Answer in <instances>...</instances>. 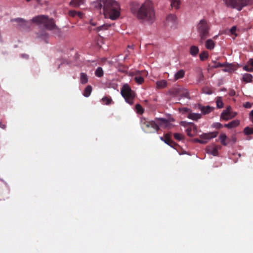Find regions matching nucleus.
Instances as JSON below:
<instances>
[{"instance_id":"8fccbe9b","label":"nucleus","mask_w":253,"mask_h":253,"mask_svg":"<svg viewBox=\"0 0 253 253\" xmlns=\"http://www.w3.org/2000/svg\"><path fill=\"white\" fill-rule=\"evenodd\" d=\"M230 140H231V141H232V142L233 143H234L236 142V138L234 136H232Z\"/></svg>"},{"instance_id":"79ce46f5","label":"nucleus","mask_w":253,"mask_h":253,"mask_svg":"<svg viewBox=\"0 0 253 253\" xmlns=\"http://www.w3.org/2000/svg\"><path fill=\"white\" fill-rule=\"evenodd\" d=\"M243 70L248 72H253V67L250 68L249 66L245 65L243 68Z\"/></svg>"},{"instance_id":"a18cd8bd","label":"nucleus","mask_w":253,"mask_h":253,"mask_svg":"<svg viewBox=\"0 0 253 253\" xmlns=\"http://www.w3.org/2000/svg\"><path fill=\"white\" fill-rule=\"evenodd\" d=\"M236 31V27L235 26H233L230 29V33L231 34L235 35L236 36L237 34H235Z\"/></svg>"},{"instance_id":"dca6fc26","label":"nucleus","mask_w":253,"mask_h":253,"mask_svg":"<svg viewBox=\"0 0 253 253\" xmlns=\"http://www.w3.org/2000/svg\"><path fill=\"white\" fill-rule=\"evenodd\" d=\"M240 124V121L238 120H235L228 124L224 125V127H227L228 128H232L238 126Z\"/></svg>"},{"instance_id":"20e7f679","label":"nucleus","mask_w":253,"mask_h":253,"mask_svg":"<svg viewBox=\"0 0 253 253\" xmlns=\"http://www.w3.org/2000/svg\"><path fill=\"white\" fill-rule=\"evenodd\" d=\"M211 27L209 23L204 19L200 20L197 25V30L200 39L199 42L203 43L204 41L210 36Z\"/></svg>"},{"instance_id":"bf43d9fd","label":"nucleus","mask_w":253,"mask_h":253,"mask_svg":"<svg viewBox=\"0 0 253 253\" xmlns=\"http://www.w3.org/2000/svg\"><path fill=\"white\" fill-rule=\"evenodd\" d=\"M211 93H212V92H211V91H210V92H207V93H208V94H211Z\"/></svg>"},{"instance_id":"37998d69","label":"nucleus","mask_w":253,"mask_h":253,"mask_svg":"<svg viewBox=\"0 0 253 253\" xmlns=\"http://www.w3.org/2000/svg\"><path fill=\"white\" fill-rule=\"evenodd\" d=\"M68 14L71 17H75L77 15V12L75 10H70L68 12Z\"/></svg>"},{"instance_id":"7c9ffc66","label":"nucleus","mask_w":253,"mask_h":253,"mask_svg":"<svg viewBox=\"0 0 253 253\" xmlns=\"http://www.w3.org/2000/svg\"><path fill=\"white\" fill-rule=\"evenodd\" d=\"M209 57V53L207 51H202L199 55L200 59L201 61L206 60Z\"/></svg>"},{"instance_id":"1a4fd4ad","label":"nucleus","mask_w":253,"mask_h":253,"mask_svg":"<svg viewBox=\"0 0 253 253\" xmlns=\"http://www.w3.org/2000/svg\"><path fill=\"white\" fill-rule=\"evenodd\" d=\"M231 108L230 106H228L226 109L223 111L220 115V119L224 121H228L234 118L236 115V113H234V115H232Z\"/></svg>"},{"instance_id":"a878e982","label":"nucleus","mask_w":253,"mask_h":253,"mask_svg":"<svg viewBox=\"0 0 253 253\" xmlns=\"http://www.w3.org/2000/svg\"><path fill=\"white\" fill-rule=\"evenodd\" d=\"M227 138V137L225 134H221L219 137L220 142L223 146H226L227 145V143L226 142Z\"/></svg>"},{"instance_id":"c85d7f7f","label":"nucleus","mask_w":253,"mask_h":253,"mask_svg":"<svg viewBox=\"0 0 253 253\" xmlns=\"http://www.w3.org/2000/svg\"><path fill=\"white\" fill-rule=\"evenodd\" d=\"M95 75L97 77H102L103 76L104 72L101 67H98L95 71Z\"/></svg>"},{"instance_id":"de8ad7c7","label":"nucleus","mask_w":253,"mask_h":253,"mask_svg":"<svg viewBox=\"0 0 253 253\" xmlns=\"http://www.w3.org/2000/svg\"><path fill=\"white\" fill-rule=\"evenodd\" d=\"M182 95L184 97L189 98V93L186 90H184V92L182 93Z\"/></svg>"},{"instance_id":"c756f323","label":"nucleus","mask_w":253,"mask_h":253,"mask_svg":"<svg viewBox=\"0 0 253 253\" xmlns=\"http://www.w3.org/2000/svg\"><path fill=\"white\" fill-rule=\"evenodd\" d=\"M171 6L175 9H178L180 4V0H170Z\"/></svg>"},{"instance_id":"c03bdc74","label":"nucleus","mask_w":253,"mask_h":253,"mask_svg":"<svg viewBox=\"0 0 253 253\" xmlns=\"http://www.w3.org/2000/svg\"><path fill=\"white\" fill-rule=\"evenodd\" d=\"M204 79V75L202 72H200L198 75V82H201Z\"/></svg>"},{"instance_id":"13d9d810","label":"nucleus","mask_w":253,"mask_h":253,"mask_svg":"<svg viewBox=\"0 0 253 253\" xmlns=\"http://www.w3.org/2000/svg\"><path fill=\"white\" fill-rule=\"evenodd\" d=\"M91 25H94H94H95V24L94 23L91 22Z\"/></svg>"},{"instance_id":"4c0bfd02","label":"nucleus","mask_w":253,"mask_h":253,"mask_svg":"<svg viewBox=\"0 0 253 253\" xmlns=\"http://www.w3.org/2000/svg\"><path fill=\"white\" fill-rule=\"evenodd\" d=\"M216 103L217 107L218 108H222L223 107L224 104L222 101V99L221 97H218L217 98Z\"/></svg>"},{"instance_id":"09e8293b","label":"nucleus","mask_w":253,"mask_h":253,"mask_svg":"<svg viewBox=\"0 0 253 253\" xmlns=\"http://www.w3.org/2000/svg\"><path fill=\"white\" fill-rule=\"evenodd\" d=\"M249 117L251 122L253 123V110L250 112Z\"/></svg>"},{"instance_id":"bb28decb","label":"nucleus","mask_w":253,"mask_h":253,"mask_svg":"<svg viewBox=\"0 0 253 253\" xmlns=\"http://www.w3.org/2000/svg\"><path fill=\"white\" fill-rule=\"evenodd\" d=\"M92 87L88 85L85 88L83 94L85 97H88L90 95Z\"/></svg>"},{"instance_id":"5701e85b","label":"nucleus","mask_w":253,"mask_h":253,"mask_svg":"<svg viewBox=\"0 0 253 253\" xmlns=\"http://www.w3.org/2000/svg\"><path fill=\"white\" fill-rule=\"evenodd\" d=\"M225 66H223L225 67L224 69H223V71L227 72H232L235 69L234 68V65L229 63H225Z\"/></svg>"},{"instance_id":"ddd939ff","label":"nucleus","mask_w":253,"mask_h":253,"mask_svg":"<svg viewBox=\"0 0 253 253\" xmlns=\"http://www.w3.org/2000/svg\"><path fill=\"white\" fill-rule=\"evenodd\" d=\"M11 21L12 22H15L18 23L19 25L24 28H29V26H27V23L28 22L26 21L25 20H24L23 18H13L11 19Z\"/></svg>"},{"instance_id":"f03ea898","label":"nucleus","mask_w":253,"mask_h":253,"mask_svg":"<svg viewBox=\"0 0 253 253\" xmlns=\"http://www.w3.org/2000/svg\"><path fill=\"white\" fill-rule=\"evenodd\" d=\"M94 6L98 9L102 8L106 18L114 20L120 15V6L115 0H97Z\"/></svg>"},{"instance_id":"58836bf2","label":"nucleus","mask_w":253,"mask_h":253,"mask_svg":"<svg viewBox=\"0 0 253 253\" xmlns=\"http://www.w3.org/2000/svg\"><path fill=\"white\" fill-rule=\"evenodd\" d=\"M135 109L137 113L140 114H142L144 112L143 107L141 105L139 104H137L135 105Z\"/></svg>"},{"instance_id":"680f3d73","label":"nucleus","mask_w":253,"mask_h":253,"mask_svg":"<svg viewBox=\"0 0 253 253\" xmlns=\"http://www.w3.org/2000/svg\"><path fill=\"white\" fill-rule=\"evenodd\" d=\"M26 55V57L27 58L28 57V55Z\"/></svg>"},{"instance_id":"9d476101","label":"nucleus","mask_w":253,"mask_h":253,"mask_svg":"<svg viewBox=\"0 0 253 253\" xmlns=\"http://www.w3.org/2000/svg\"><path fill=\"white\" fill-rule=\"evenodd\" d=\"M226 6L231 8H235L239 11L241 10V6L239 5V0H222Z\"/></svg>"},{"instance_id":"6e6d98bb","label":"nucleus","mask_w":253,"mask_h":253,"mask_svg":"<svg viewBox=\"0 0 253 253\" xmlns=\"http://www.w3.org/2000/svg\"><path fill=\"white\" fill-rule=\"evenodd\" d=\"M188 109L187 108H184V111L187 112Z\"/></svg>"},{"instance_id":"aec40b11","label":"nucleus","mask_w":253,"mask_h":253,"mask_svg":"<svg viewBox=\"0 0 253 253\" xmlns=\"http://www.w3.org/2000/svg\"><path fill=\"white\" fill-rule=\"evenodd\" d=\"M199 51V49L198 46L192 45L190 48L189 52L191 55L195 56L198 53Z\"/></svg>"},{"instance_id":"49530a36","label":"nucleus","mask_w":253,"mask_h":253,"mask_svg":"<svg viewBox=\"0 0 253 253\" xmlns=\"http://www.w3.org/2000/svg\"><path fill=\"white\" fill-rule=\"evenodd\" d=\"M244 106L246 108H250L252 107V104L247 102L244 104Z\"/></svg>"},{"instance_id":"f704fd0d","label":"nucleus","mask_w":253,"mask_h":253,"mask_svg":"<svg viewBox=\"0 0 253 253\" xmlns=\"http://www.w3.org/2000/svg\"><path fill=\"white\" fill-rule=\"evenodd\" d=\"M110 26H111L110 24H104L101 26L97 27L96 28V30L97 31H100L101 30H106Z\"/></svg>"},{"instance_id":"423d86ee","label":"nucleus","mask_w":253,"mask_h":253,"mask_svg":"<svg viewBox=\"0 0 253 253\" xmlns=\"http://www.w3.org/2000/svg\"><path fill=\"white\" fill-rule=\"evenodd\" d=\"M121 93L126 102L130 105L133 103L135 93L131 90L128 84H126L123 86L121 90Z\"/></svg>"},{"instance_id":"6e6552de","label":"nucleus","mask_w":253,"mask_h":253,"mask_svg":"<svg viewBox=\"0 0 253 253\" xmlns=\"http://www.w3.org/2000/svg\"><path fill=\"white\" fill-rule=\"evenodd\" d=\"M177 24V18L175 15L170 14L168 15L165 21V25L167 28H174Z\"/></svg>"},{"instance_id":"ea45409f","label":"nucleus","mask_w":253,"mask_h":253,"mask_svg":"<svg viewBox=\"0 0 253 253\" xmlns=\"http://www.w3.org/2000/svg\"><path fill=\"white\" fill-rule=\"evenodd\" d=\"M174 138L178 141L181 140L184 138V136L180 133H174L173 134Z\"/></svg>"},{"instance_id":"a211bd4d","label":"nucleus","mask_w":253,"mask_h":253,"mask_svg":"<svg viewBox=\"0 0 253 253\" xmlns=\"http://www.w3.org/2000/svg\"><path fill=\"white\" fill-rule=\"evenodd\" d=\"M185 71L183 69L179 70L174 75V80L176 81L178 79L183 78L185 75Z\"/></svg>"},{"instance_id":"412c9836","label":"nucleus","mask_w":253,"mask_h":253,"mask_svg":"<svg viewBox=\"0 0 253 253\" xmlns=\"http://www.w3.org/2000/svg\"><path fill=\"white\" fill-rule=\"evenodd\" d=\"M187 117L190 119L196 121L201 118V115L198 113H190Z\"/></svg>"},{"instance_id":"4d7b16f0","label":"nucleus","mask_w":253,"mask_h":253,"mask_svg":"<svg viewBox=\"0 0 253 253\" xmlns=\"http://www.w3.org/2000/svg\"><path fill=\"white\" fill-rule=\"evenodd\" d=\"M185 122H181V125H184V124H185Z\"/></svg>"},{"instance_id":"a19ab883","label":"nucleus","mask_w":253,"mask_h":253,"mask_svg":"<svg viewBox=\"0 0 253 253\" xmlns=\"http://www.w3.org/2000/svg\"><path fill=\"white\" fill-rule=\"evenodd\" d=\"M212 126L217 128V129H220L221 128H222L223 126V125L220 123H214L213 125H212Z\"/></svg>"},{"instance_id":"e433bc0d","label":"nucleus","mask_w":253,"mask_h":253,"mask_svg":"<svg viewBox=\"0 0 253 253\" xmlns=\"http://www.w3.org/2000/svg\"><path fill=\"white\" fill-rule=\"evenodd\" d=\"M212 63H213V65L211 66V68H212L223 67V66H225V64L220 63L215 61H212Z\"/></svg>"},{"instance_id":"3c124183","label":"nucleus","mask_w":253,"mask_h":253,"mask_svg":"<svg viewBox=\"0 0 253 253\" xmlns=\"http://www.w3.org/2000/svg\"><path fill=\"white\" fill-rule=\"evenodd\" d=\"M229 94L231 96H234L235 94V91L234 90H231L230 91Z\"/></svg>"},{"instance_id":"473e14b6","label":"nucleus","mask_w":253,"mask_h":253,"mask_svg":"<svg viewBox=\"0 0 253 253\" xmlns=\"http://www.w3.org/2000/svg\"><path fill=\"white\" fill-rule=\"evenodd\" d=\"M134 80L139 84H141L144 82V78L139 75H137L134 77Z\"/></svg>"},{"instance_id":"f257e3e1","label":"nucleus","mask_w":253,"mask_h":253,"mask_svg":"<svg viewBox=\"0 0 253 253\" xmlns=\"http://www.w3.org/2000/svg\"><path fill=\"white\" fill-rule=\"evenodd\" d=\"M131 13L138 20L152 23L155 20V12L152 1L145 0L143 3L133 1L130 4Z\"/></svg>"},{"instance_id":"7ed1b4c3","label":"nucleus","mask_w":253,"mask_h":253,"mask_svg":"<svg viewBox=\"0 0 253 253\" xmlns=\"http://www.w3.org/2000/svg\"><path fill=\"white\" fill-rule=\"evenodd\" d=\"M156 121H149L145 119H141V127L143 130L148 133L158 132L159 130V126L167 125L169 123L167 119L164 118H156Z\"/></svg>"},{"instance_id":"4be33fe9","label":"nucleus","mask_w":253,"mask_h":253,"mask_svg":"<svg viewBox=\"0 0 253 253\" xmlns=\"http://www.w3.org/2000/svg\"><path fill=\"white\" fill-rule=\"evenodd\" d=\"M80 82L82 84H85L88 82V77L86 74L84 73L80 74Z\"/></svg>"},{"instance_id":"5fc2aeb1","label":"nucleus","mask_w":253,"mask_h":253,"mask_svg":"<svg viewBox=\"0 0 253 253\" xmlns=\"http://www.w3.org/2000/svg\"><path fill=\"white\" fill-rule=\"evenodd\" d=\"M77 15L80 18L83 17V14L82 12H77Z\"/></svg>"},{"instance_id":"cd10ccee","label":"nucleus","mask_w":253,"mask_h":253,"mask_svg":"<svg viewBox=\"0 0 253 253\" xmlns=\"http://www.w3.org/2000/svg\"><path fill=\"white\" fill-rule=\"evenodd\" d=\"M167 82L166 80H161L156 83L157 87L158 88H163L167 85Z\"/></svg>"},{"instance_id":"72a5a7b5","label":"nucleus","mask_w":253,"mask_h":253,"mask_svg":"<svg viewBox=\"0 0 253 253\" xmlns=\"http://www.w3.org/2000/svg\"><path fill=\"white\" fill-rule=\"evenodd\" d=\"M244 132L246 135L253 134V128L249 126L246 127L244 129Z\"/></svg>"},{"instance_id":"4468645a","label":"nucleus","mask_w":253,"mask_h":253,"mask_svg":"<svg viewBox=\"0 0 253 253\" xmlns=\"http://www.w3.org/2000/svg\"><path fill=\"white\" fill-rule=\"evenodd\" d=\"M189 127H187L186 131L189 136H193L197 132V127L193 123H189Z\"/></svg>"},{"instance_id":"9b49d317","label":"nucleus","mask_w":253,"mask_h":253,"mask_svg":"<svg viewBox=\"0 0 253 253\" xmlns=\"http://www.w3.org/2000/svg\"><path fill=\"white\" fill-rule=\"evenodd\" d=\"M160 139L172 148H175L177 146V144L171 139L169 134H166L164 137H160Z\"/></svg>"},{"instance_id":"052dcab7","label":"nucleus","mask_w":253,"mask_h":253,"mask_svg":"<svg viewBox=\"0 0 253 253\" xmlns=\"http://www.w3.org/2000/svg\"><path fill=\"white\" fill-rule=\"evenodd\" d=\"M234 113H235V112H231L232 115H234Z\"/></svg>"},{"instance_id":"e2e57ef3","label":"nucleus","mask_w":253,"mask_h":253,"mask_svg":"<svg viewBox=\"0 0 253 253\" xmlns=\"http://www.w3.org/2000/svg\"><path fill=\"white\" fill-rule=\"evenodd\" d=\"M216 36H214L213 38L216 39Z\"/></svg>"},{"instance_id":"0eeeda50","label":"nucleus","mask_w":253,"mask_h":253,"mask_svg":"<svg viewBox=\"0 0 253 253\" xmlns=\"http://www.w3.org/2000/svg\"><path fill=\"white\" fill-rule=\"evenodd\" d=\"M218 132L216 131L203 133L200 135V139H197L196 141L201 144L207 143L211 139L216 137Z\"/></svg>"},{"instance_id":"2f4dec72","label":"nucleus","mask_w":253,"mask_h":253,"mask_svg":"<svg viewBox=\"0 0 253 253\" xmlns=\"http://www.w3.org/2000/svg\"><path fill=\"white\" fill-rule=\"evenodd\" d=\"M38 37L42 39H46L48 36V34L46 32L43 30L37 34Z\"/></svg>"},{"instance_id":"c9c22d12","label":"nucleus","mask_w":253,"mask_h":253,"mask_svg":"<svg viewBox=\"0 0 253 253\" xmlns=\"http://www.w3.org/2000/svg\"><path fill=\"white\" fill-rule=\"evenodd\" d=\"M102 101L106 105H109L111 103L112 100L111 97H104L102 98Z\"/></svg>"},{"instance_id":"6ab92c4d","label":"nucleus","mask_w":253,"mask_h":253,"mask_svg":"<svg viewBox=\"0 0 253 253\" xmlns=\"http://www.w3.org/2000/svg\"><path fill=\"white\" fill-rule=\"evenodd\" d=\"M239 5L241 6V10L243 7L248 5L252 4L253 2V0H239Z\"/></svg>"},{"instance_id":"39448f33","label":"nucleus","mask_w":253,"mask_h":253,"mask_svg":"<svg viewBox=\"0 0 253 253\" xmlns=\"http://www.w3.org/2000/svg\"><path fill=\"white\" fill-rule=\"evenodd\" d=\"M33 23L39 24H43L46 29L49 30H57L59 33L60 31L57 29L56 26L53 19H48V17L44 15H39L34 17L32 19Z\"/></svg>"},{"instance_id":"b1692460","label":"nucleus","mask_w":253,"mask_h":253,"mask_svg":"<svg viewBox=\"0 0 253 253\" xmlns=\"http://www.w3.org/2000/svg\"><path fill=\"white\" fill-rule=\"evenodd\" d=\"M84 0H72L70 2V5L73 7H78L81 4H83Z\"/></svg>"},{"instance_id":"f8f14e48","label":"nucleus","mask_w":253,"mask_h":253,"mask_svg":"<svg viewBox=\"0 0 253 253\" xmlns=\"http://www.w3.org/2000/svg\"><path fill=\"white\" fill-rule=\"evenodd\" d=\"M221 147L218 145H213L212 146H208L207 149V153L212 155L213 156H217L218 154V150L220 149Z\"/></svg>"},{"instance_id":"2eb2a0df","label":"nucleus","mask_w":253,"mask_h":253,"mask_svg":"<svg viewBox=\"0 0 253 253\" xmlns=\"http://www.w3.org/2000/svg\"><path fill=\"white\" fill-rule=\"evenodd\" d=\"M198 109H200L204 114H208L213 110V108L209 106H203L201 104L198 105Z\"/></svg>"},{"instance_id":"603ef678","label":"nucleus","mask_w":253,"mask_h":253,"mask_svg":"<svg viewBox=\"0 0 253 253\" xmlns=\"http://www.w3.org/2000/svg\"><path fill=\"white\" fill-rule=\"evenodd\" d=\"M0 127L2 129H5L6 128V125L2 124L1 122H0Z\"/></svg>"},{"instance_id":"0e129e2a","label":"nucleus","mask_w":253,"mask_h":253,"mask_svg":"<svg viewBox=\"0 0 253 253\" xmlns=\"http://www.w3.org/2000/svg\"><path fill=\"white\" fill-rule=\"evenodd\" d=\"M27 0V1H30V0Z\"/></svg>"},{"instance_id":"864d4df0","label":"nucleus","mask_w":253,"mask_h":253,"mask_svg":"<svg viewBox=\"0 0 253 253\" xmlns=\"http://www.w3.org/2000/svg\"><path fill=\"white\" fill-rule=\"evenodd\" d=\"M249 64L253 67V59H250L249 61Z\"/></svg>"},{"instance_id":"f3484780","label":"nucleus","mask_w":253,"mask_h":253,"mask_svg":"<svg viewBox=\"0 0 253 253\" xmlns=\"http://www.w3.org/2000/svg\"><path fill=\"white\" fill-rule=\"evenodd\" d=\"M205 46L208 49H213L215 46V43L211 39L207 40L205 42Z\"/></svg>"},{"instance_id":"393cba45","label":"nucleus","mask_w":253,"mask_h":253,"mask_svg":"<svg viewBox=\"0 0 253 253\" xmlns=\"http://www.w3.org/2000/svg\"><path fill=\"white\" fill-rule=\"evenodd\" d=\"M253 76L250 74H245L243 76V81L246 83L252 82Z\"/></svg>"}]
</instances>
